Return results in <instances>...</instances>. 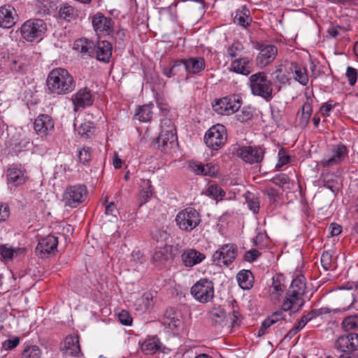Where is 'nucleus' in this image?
Masks as SVG:
<instances>
[{
  "label": "nucleus",
  "mask_w": 358,
  "mask_h": 358,
  "mask_svg": "<svg viewBox=\"0 0 358 358\" xmlns=\"http://www.w3.org/2000/svg\"><path fill=\"white\" fill-rule=\"evenodd\" d=\"M46 85L48 93L57 95L67 94L76 87L73 76L63 68H55L49 72Z\"/></svg>",
  "instance_id": "f257e3e1"
},
{
  "label": "nucleus",
  "mask_w": 358,
  "mask_h": 358,
  "mask_svg": "<svg viewBox=\"0 0 358 358\" xmlns=\"http://www.w3.org/2000/svg\"><path fill=\"white\" fill-rule=\"evenodd\" d=\"M272 85V81L268 78L266 73L264 71L252 74L249 77V86L252 94L260 96L267 101L273 97Z\"/></svg>",
  "instance_id": "f03ea898"
},
{
  "label": "nucleus",
  "mask_w": 358,
  "mask_h": 358,
  "mask_svg": "<svg viewBox=\"0 0 358 358\" xmlns=\"http://www.w3.org/2000/svg\"><path fill=\"white\" fill-rule=\"evenodd\" d=\"M175 220L180 230L190 232L199 226L201 218L200 213L196 209L189 207L180 210Z\"/></svg>",
  "instance_id": "7ed1b4c3"
},
{
  "label": "nucleus",
  "mask_w": 358,
  "mask_h": 358,
  "mask_svg": "<svg viewBox=\"0 0 358 358\" xmlns=\"http://www.w3.org/2000/svg\"><path fill=\"white\" fill-rule=\"evenodd\" d=\"M242 104V99L238 95H231L217 99L212 103L215 112L222 115H230L238 112Z\"/></svg>",
  "instance_id": "20e7f679"
},
{
  "label": "nucleus",
  "mask_w": 358,
  "mask_h": 358,
  "mask_svg": "<svg viewBox=\"0 0 358 358\" xmlns=\"http://www.w3.org/2000/svg\"><path fill=\"white\" fill-rule=\"evenodd\" d=\"M227 133L226 127L220 124L212 126L206 133L204 141L212 150H218L226 143Z\"/></svg>",
  "instance_id": "39448f33"
},
{
  "label": "nucleus",
  "mask_w": 358,
  "mask_h": 358,
  "mask_svg": "<svg viewBox=\"0 0 358 358\" xmlns=\"http://www.w3.org/2000/svg\"><path fill=\"white\" fill-rule=\"evenodd\" d=\"M87 195V189L84 185H71L63 194V202L66 206L76 208L82 203Z\"/></svg>",
  "instance_id": "423d86ee"
},
{
  "label": "nucleus",
  "mask_w": 358,
  "mask_h": 358,
  "mask_svg": "<svg viewBox=\"0 0 358 358\" xmlns=\"http://www.w3.org/2000/svg\"><path fill=\"white\" fill-rule=\"evenodd\" d=\"M45 30V23L39 19L27 20L20 28L22 36L27 41L41 38Z\"/></svg>",
  "instance_id": "0eeeda50"
},
{
  "label": "nucleus",
  "mask_w": 358,
  "mask_h": 358,
  "mask_svg": "<svg viewBox=\"0 0 358 358\" xmlns=\"http://www.w3.org/2000/svg\"><path fill=\"white\" fill-rule=\"evenodd\" d=\"M191 294L198 301L207 303L214 296L213 283L207 279H201L192 287Z\"/></svg>",
  "instance_id": "6e6552de"
},
{
  "label": "nucleus",
  "mask_w": 358,
  "mask_h": 358,
  "mask_svg": "<svg viewBox=\"0 0 358 358\" xmlns=\"http://www.w3.org/2000/svg\"><path fill=\"white\" fill-rule=\"evenodd\" d=\"M348 150L343 144L334 145L331 149V155H325L320 161L324 168H330L340 165L348 157Z\"/></svg>",
  "instance_id": "1a4fd4ad"
},
{
  "label": "nucleus",
  "mask_w": 358,
  "mask_h": 358,
  "mask_svg": "<svg viewBox=\"0 0 358 358\" xmlns=\"http://www.w3.org/2000/svg\"><path fill=\"white\" fill-rule=\"evenodd\" d=\"M265 149L259 145L242 146L237 150V155L248 164L261 163L264 157Z\"/></svg>",
  "instance_id": "9d476101"
},
{
  "label": "nucleus",
  "mask_w": 358,
  "mask_h": 358,
  "mask_svg": "<svg viewBox=\"0 0 358 358\" xmlns=\"http://www.w3.org/2000/svg\"><path fill=\"white\" fill-rule=\"evenodd\" d=\"M237 248L235 245L226 244L215 251L212 257L213 264L228 266L236 258Z\"/></svg>",
  "instance_id": "9b49d317"
},
{
  "label": "nucleus",
  "mask_w": 358,
  "mask_h": 358,
  "mask_svg": "<svg viewBox=\"0 0 358 358\" xmlns=\"http://www.w3.org/2000/svg\"><path fill=\"white\" fill-rule=\"evenodd\" d=\"M334 346L343 353L353 354L358 350V334L348 333L340 336L336 340Z\"/></svg>",
  "instance_id": "f8f14e48"
},
{
  "label": "nucleus",
  "mask_w": 358,
  "mask_h": 358,
  "mask_svg": "<svg viewBox=\"0 0 358 358\" xmlns=\"http://www.w3.org/2000/svg\"><path fill=\"white\" fill-rule=\"evenodd\" d=\"M92 23L94 31L99 34L110 36L113 34V20L101 13H97L92 17Z\"/></svg>",
  "instance_id": "ddd939ff"
},
{
  "label": "nucleus",
  "mask_w": 358,
  "mask_h": 358,
  "mask_svg": "<svg viewBox=\"0 0 358 358\" xmlns=\"http://www.w3.org/2000/svg\"><path fill=\"white\" fill-rule=\"evenodd\" d=\"M57 237L52 235H48L38 241V245L36 248V253L38 256L43 258L52 253H55L57 250Z\"/></svg>",
  "instance_id": "4468645a"
},
{
  "label": "nucleus",
  "mask_w": 358,
  "mask_h": 358,
  "mask_svg": "<svg viewBox=\"0 0 358 358\" xmlns=\"http://www.w3.org/2000/svg\"><path fill=\"white\" fill-rule=\"evenodd\" d=\"M71 99L75 111H77L80 108L90 106L94 103V96L87 87L79 90L72 96Z\"/></svg>",
  "instance_id": "2eb2a0df"
},
{
  "label": "nucleus",
  "mask_w": 358,
  "mask_h": 358,
  "mask_svg": "<svg viewBox=\"0 0 358 358\" xmlns=\"http://www.w3.org/2000/svg\"><path fill=\"white\" fill-rule=\"evenodd\" d=\"M55 123L50 116L46 114H41L34 122V128L36 132L41 136H46L53 131Z\"/></svg>",
  "instance_id": "dca6fc26"
},
{
  "label": "nucleus",
  "mask_w": 358,
  "mask_h": 358,
  "mask_svg": "<svg viewBox=\"0 0 358 358\" xmlns=\"http://www.w3.org/2000/svg\"><path fill=\"white\" fill-rule=\"evenodd\" d=\"M277 53L278 49L274 45L264 47L257 57V64L261 67L267 66L275 59Z\"/></svg>",
  "instance_id": "f3484780"
},
{
  "label": "nucleus",
  "mask_w": 358,
  "mask_h": 358,
  "mask_svg": "<svg viewBox=\"0 0 358 358\" xmlns=\"http://www.w3.org/2000/svg\"><path fill=\"white\" fill-rule=\"evenodd\" d=\"M92 57H95L99 61L108 62L112 56V45L107 41H99L94 45Z\"/></svg>",
  "instance_id": "a211bd4d"
},
{
  "label": "nucleus",
  "mask_w": 358,
  "mask_h": 358,
  "mask_svg": "<svg viewBox=\"0 0 358 358\" xmlns=\"http://www.w3.org/2000/svg\"><path fill=\"white\" fill-rule=\"evenodd\" d=\"M231 69L236 73L248 76L252 70V59L248 57L236 59L231 64Z\"/></svg>",
  "instance_id": "6ab92c4d"
},
{
  "label": "nucleus",
  "mask_w": 358,
  "mask_h": 358,
  "mask_svg": "<svg viewBox=\"0 0 358 358\" xmlns=\"http://www.w3.org/2000/svg\"><path fill=\"white\" fill-rule=\"evenodd\" d=\"M287 73L294 74V80L301 85L306 86L308 83V76L306 67L299 65L296 62H290L286 69Z\"/></svg>",
  "instance_id": "aec40b11"
},
{
  "label": "nucleus",
  "mask_w": 358,
  "mask_h": 358,
  "mask_svg": "<svg viewBox=\"0 0 358 358\" xmlns=\"http://www.w3.org/2000/svg\"><path fill=\"white\" fill-rule=\"evenodd\" d=\"M206 256L204 254L194 249L185 250L182 255V262L185 266L192 267L201 263Z\"/></svg>",
  "instance_id": "412c9836"
},
{
  "label": "nucleus",
  "mask_w": 358,
  "mask_h": 358,
  "mask_svg": "<svg viewBox=\"0 0 358 358\" xmlns=\"http://www.w3.org/2000/svg\"><path fill=\"white\" fill-rule=\"evenodd\" d=\"M192 171L197 175L208 176L213 177L217 174L218 168L212 163L203 164L199 162H193L189 165Z\"/></svg>",
  "instance_id": "4be33fe9"
},
{
  "label": "nucleus",
  "mask_w": 358,
  "mask_h": 358,
  "mask_svg": "<svg viewBox=\"0 0 358 358\" xmlns=\"http://www.w3.org/2000/svg\"><path fill=\"white\" fill-rule=\"evenodd\" d=\"M177 140L176 133H162L156 139L155 144H157L158 148L164 152H166L171 149Z\"/></svg>",
  "instance_id": "5701e85b"
},
{
  "label": "nucleus",
  "mask_w": 358,
  "mask_h": 358,
  "mask_svg": "<svg viewBox=\"0 0 358 358\" xmlns=\"http://www.w3.org/2000/svg\"><path fill=\"white\" fill-rule=\"evenodd\" d=\"M62 351L66 355L78 356L80 353L78 336H68L65 338Z\"/></svg>",
  "instance_id": "b1692460"
},
{
  "label": "nucleus",
  "mask_w": 358,
  "mask_h": 358,
  "mask_svg": "<svg viewBox=\"0 0 358 358\" xmlns=\"http://www.w3.org/2000/svg\"><path fill=\"white\" fill-rule=\"evenodd\" d=\"M185 71L189 73L196 74L203 71L205 68V60L202 57H190L187 59H182Z\"/></svg>",
  "instance_id": "393cba45"
},
{
  "label": "nucleus",
  "mask_w": 358,
  "mask_h": 358,
  "mask_svg": "<svg viewBox=\"0 0 358 358\" xmlns=\"http://www.w3.org/2000/svg\"><path fill=\"white\" fill-rule=\"evenodd\" d=\"M303 303L304 301L302 297L289 290L287 292L285 299L282 302V308L284 311H288L298 306L296 309V311H298L303 306Z\"/></svg>",
  "instance_id": "a878e982"
},
{
  "label": "nucleus",
  "mask_w": 358,
  "mask_h": 358,
  "mask_svg": "<svg viewBox=\"0 0 358 358\" xmlns=\"http://www.w3.org/2000/svg\"><path fill=\"white\" fill-rule=\"evenodd\" d=\"M15 11L13 8L10 7L1 6L0 7V27L4 29H9L15 24Z\"/></svg>",
  "instance_id": "bb28decb"
},
{
  "label": "nucleus",
  "mask_w": 358,
  "mask_h": 358,
  "mask_svg": "<svg viewBox=\"0 0 358 358\" xmlns=\"http://www.w3.org/2000/svg\"><path fill=\"white\" fill-rule=\"evenodd\" d=\"M8 183H13L15 186L23 184L26 181L24 170L16 167H10L7 171Z\"/></svg>",
  "instance_id": "cd10ccee"
},
{
  "label": "nucleus",
  "mask_w": 358,
  "mask_h": 358,
  "mask_svg": "<svg viewBox=\"0 0 358 358\" xmlns=\"http://www.w3.org/2000/svg\"><path fill=\"white\" fill-rule=\"evenodd\" d=\"M285 285L281 282L280 277L273 278V282L270 287V298L274 303L280 301L284 292Z\"/></svg>",
  "instance_id": "c85d7f7f"
},
{
  "label": "nucleus",
  "mask_w": 358,
  "mask_h": 358,
  "mask_svg": "<svg viewBox=\"0 0 358 358\" xmlns=\"http://www.w3.org/2000/svg\"><path fill=\"white\" fill-rule=\"evenodd\" d=\"M237 281L243 289H250L253 286L254 276L249 270H242L237 274Z\"/></svg>",
  "instance_id": "c756f323"
},
{
  "label": "nucleus",
  "mask_w": 358,
  "mask_h": 358,
  "mask_svg": "<svg viewBox=\"0 0 358 358\" xmlns=\"http://www.w3.org/2000/svg\"><path fill=\"white\" fill-rule=\"evenodd\" d=\"M161 343L157 336L146 339L141 345V349L145 354L152 355L160 350Z\"/></svg>",
  "instance_id": "7c9ffc66"
},
{
  "label": "nucleus",
  "mask_w": 358,
  "mask_h": 358,
  "mask_svg": "<svg viewBox=\"0 0 358 358\" xmlns=\"http://www.w3.org/2000/svg\"><path fill=\"white\" fill-rule=\"evenodd\" d=\"M58 14L60 19L67 22H71L78 17V11L73 6L64 4L60 7Z\"/></svg>",
  "instance_id": "2f4dec72"
},
{
  "label": "nucleus",
  "mask_w": 358,
  "mask_h": 358,
  "mask_svg": "<svg viewBox=\"0 0 358 358\" xmlns=\"http://www.w3.org/2000/svg\"><path fill=\"white\" fill-rule=\"evenodd\" d=\"M153 103H149L140 106L135 114V117L141 122H150L152 117Z\"/></svg>",
  "instance_id": "473e14b6"
},
{
  "label": "nucleus",
  "mask_w": 358,
  "mask_h": 358,
  "mask_svg": "<svg viewBox=\"0 0 358 358\" xmlns=\"http://www.w3.org/2000/svg\"><path fill=\"white\" fill-rule=\"evenodd\" d=\"M291 292L302 297L305 294L306 282L303 275H298L293 279L289 289Z\"/></svg>",
  "instance_id": "72a5a7b5"
},
{
  "label": "nucleus",
  "mask_w": 358,
  "mask_h": 358,
  "mask_svg": "<svg viewBox=\"0 0 358 358\" xmlns=\"http://www.w3.org/2000/svg\"><path fill=\"white\" fill-rule=\"evenodd\" d=\"M334 177V173L326 172L321 174L320 179L324 187L329 189L333 193L336 194L338 191V183Z\"/></svg>",
  "instance_id": "f704fd0d"
},
{
  "label": "nucleus",
  "mask_w": 358,
  "mask_h": 358,
  "mask_svg": "<svg viewBox=\"0 0 358 358\" xmlns=\"http://www.w3.org/2000/svg\"><path fill=\"white\" fill-rule=\"evenodd\" d=\"M76 45L77 49L79 50L80 52L92 57L93 53L94 52V44L92 41L87 39L80 40L77 42Z\"/></svg>",
  "instance_id": "c9c22d12"
},
{
  "label": "nucleus",
  "mask_w": 358,
  "mask_h": 358,
  "mask_svg": "<svg viewBox=\"0 0 358 358\" xmlns=\"http://www.w3.org/2000/svg\"><path fill=\"white\" fill-rule=\"evenodd\" d=\"M342 328L347 332L358 329V315L346 317L342 322Z\"/></svg>",
  "instance_id": "e433bc0d"
},
{
  "label": "nucleus",
  "mask_w": 358,
  "mask_h": 358,
  "mask_svg": "<svg viewBox=\"0 0 358 358\" xmlns=\"http://www.w3.org/2000/svg\"><path fill=\"white\" fill-rule=\"evenodd\" d=\"M236 118L240 122H246L253 117L254 110L250 106H244L240 111L238 110Z\"/></svg>",
  "instance_id": "4c0bfd02"
},
{
  "label": "nucleus",
  "mask_w": 358,
  "mask_h": 358,
  "mask_svg": "<svg viewBox=\"0 0 358 358\" xmlns=\"http://www.w3.org/2000/svg\"><path fill=\"white\" fill-rule=\"evenodd\" d=\"M42 352L36 345H29L24 349L21 358H41Z\"/></svg>",
  "instance_id": "58836bf2"
},
{
  "label": "nucleus",
  "mask_w": 358,
  "mask_h": 358,
  "mask_svg": "<svg viewBox=\"0 0 358 358\" xmlns=\"http://www.w3.org/2000/svg\"><path fill=\"white\" fill-rule=\"evenodd\" d=\"M206 195L218 201L223 199L225 196V192L217 185H211L206 190Z\"/></svg>",
  "instance_id": "ea45409f"
},
{
  "label": "nucleus",
  "mask_w": 358,
  "mask_h": 358,
  "mask_svg": "<svg viewBox=\"0 0 358 358\" xmlns=\"http://www.w3.org/2000/svg\"><path fill=\"white\" fill-rule=\"evenodd\" d=\"M227 317L226 311L221 308H214L210 313V319L214 324H220Z\"/></svg>",
  "instance_id": "a19ab883"
},
{
  "label": "nucleus",
  "mask_w": 358,
  "mask_h": 358,
  "mask_svg": "<svg viewBox=\"0 0 358 358\" xmlns=\"http://www.w3.org/2000/svg\"><path fill=\"white\" fill-rule=\"evenodd\" d=\"M92 124H93L90 122L82 123L78 127V129H77L79 135H80L82 137H84L85 138H90L91 136L94 133V127Z\"/></svg>",
  "instance_id": "79ce46f5"
},
{
  "label": "nucleus",
  "mask_w": 358,
  "mask_h": 358,
  "mask_svg": "<svg viewBox=\"0 0 358 358\" xmlns=\"http://www.w3.org/2000/svg\"><path fill=\"white\" fill-rule=\"evenodd\" d=\"M182 59L176 61L170 68L164 67L162 72L166 76L171 78L178 74L182 70Z\"/></svg>",
  "instance_id": "37998d69"
},
{
  "label": "nucleus",
  "mask_w": 358,
  "mask_h": 358,
  "mask_svg": "<svg viewBox=\"0 0 358 358\" xmlns=\"http://www.w3.org/2000/svg\"><path fill=\"white\" fill-rule=\"evenodd\" d=\"M38 8L41 15H50L55 10V4L49 0H41L38 1Z\"/></svg>",
  "instance_id": "c03bdc74"
},
{
  "label": "nucleus",
  "mask_w": 358,
  "mask_h": 358,
  "mask_svg": "<svg viewBox=\"0 0 358 358\" xmlns=\"http://www.w3.org/2000/svg\"><path fill=\"white\" fill-rule=\"evenodd\" d=\"M24 251V249L23 248L13 249V248H8L5 245L0 246V254L5 259H11L15 253L17 254L19 252H23Z\"/></svg>",
  "instance_id": "a18cd8bd"
},
{
  "label": "nucleus",
  "mask_w": 358,
  "mask_h": 358,
  "mask_svg": "<svg viewBox=\"0 0 358 358\" xmlns=\"http://www.w3.org/2000/svg\"><path fill=\"white\" fill-rule=\"evenodd\" d=\"M141 308L143 311H146L154 306L153 296L152 294L145 293L143 295L141 299Z\"/></svg>",
  "instance_id": "49530a36"
},
{
  "label": "nucleus",
  "mask_w": 358,
  "mask_h": 358,
  "mask_svg": "<svg viewBox=\"0 0 358 358\" xmlns=\"http://www.w3.org/2000/svg\"><path fill=\"white\" fill-rule=\"evenodd\" d=\"M92 155H91V149L89 147H83L78 152V159L80 162L83 164H87L91 160Z\"/></svg>",
  "instance_id": "de8ad7c7"
},
{
  "label": "nucleus",
  "mask_w": 358,
  "mask_h": 358,
  "mask_svg": "<svg viewBox=\"0 0 358 358\" xmlns=\"http://www.w3.org/2000/svg\"><path fill=\"white\" fill-rule=\"evenodd\" d=\"M162 133H176L175 126L171 119L164 118L161 122Z\"/></svg>",
  "instance_id": "09e8293b"
},
{
  "label": "nucleus",
  "mask_w": 358,
  "mask_h": 358,
  "mask_svg": "<svg viewBox=\"0 0 358 358\" xmlns=\"http://www.w3.org/2000/svg\"><path fill=\"white\" fill-rule=\"evenodd\" d=\"M321 264L323 268L328 271L331 268L332 265V255L329 251H324L321 256Z\"/></svg>",
  "instance_id": "8fccbe9b"
},
{
  "label": "nucleus",
  "mask_w": 358,
  "mask_h": 358,
  "mask_svg": "<svg viewBox=\"0 0 358 358\" xmlns=\"http://www.w3.org/2000/svg\"><path fill=\"white\" fill-rule=\"evenodd\" d=\"M275 80L280 84L286 85L289 83V78L283 71L282 66H279L275 71Z\"/></svg>",
  "instance_id": "3c124183"
},
{
  "label": "nucleus",
  "mask_w": 358,
  "mask_h": 358,
  "mask_svg": "<svg viewBox=\"0 0 358 358\" xmlns=\"http://www.w3.org/2000/svg\"><path fill=\"white\" fill-rule=\"evenodd\" d=\"M347 309L348 308H345L331 309V308H329L327 307H322V308L316 309V310H317L318 317H320V316H322V315H328V314L335 315L336 313H344Z\"/></svg>",
  "instance_id": "603ef678"
},
{
  "label": "nucleus",
  "mask_w": 358,
  "mask_h": 358,
  "mask_svg": "<svg viewBox=\"0 0 358 358\" xmlns=\"http://www.w3.org/2000/svg\"><path fill=\"white\" fill-rule=\"evenodd\" d=\"M166 255L161 250L155 251L152 255L153 262L157 266H162L166 262Z\"/></svg>",
  "instance_id": "864d4df0"
},
{
  "label": "nucleus",
  "mask_w": 358,
  "mask_h": 358,
  "mask_svg": "<svg viewBox=\"0 0 358 358\" xmlns=\"http://www.w3.org/2000/svg\"><path fill=\"white\" fill-rule=\"evenodd\" d=\"M271 182L279 187H283L285 185L289 182V178L287 175L285 173H280L271 180Z\"/></svg>",
  "instance_id": "5fc2aeb1"
},
{
  "label": "nucleus",
  "mask_w": 358,
  "mask_h": 358,
  "mask_svg": "<svg viewBox=\"0 0 358 358\" xmlns=\"http://www.w3.org/2000/svg\"><path fill=\"white\" fill-rule=\"evenodd\" d=\"M266 320H267V322H268V324H270L271 325H273L280 321H285L283 316V312L282 310L273 313L271 315L267 317Z\"/></svg>",
  "instance_id": "6e6d98bb"
},
{
  "label": "nucleus",
  "mask_w": 358,
  "mask_h": 358,
  "mask_svg": "<svg viewBox=\"0 0 358 358\" xmlns=\"http://www.w3.org/2000/svg\"><path fill=\"white\" fill-rule=\"evenodd\" d=\"M155 192L152 190H146L140 189L139 196H138V202L139 206H142L144 203L148 202L152 196Z\"/></svg>",
  "instance_id": "4d7b16f0"
},
{
  "label": "nucleus",
  "mask_w": 358,
  "mask_h": 358,
  "mask_svg": "<svg viewBox=\"0 0 358 358\" xmlns=\"http://www.w3.org/2000/svg\"><path fill=\"white\" fill-rule=\"evenodd\" d=\"M152 238L158 243H164L169 238V234L165 230L156 229L152 232Z\"/></svg>",
  "instance_id": "13d9d810"
},
{
  "label": "nucleus",
  "mask_w": 358,
  "mask_h": 358,
  "mask_svg": "<svg viewBox=\"0 0 358 358\" xmlns=\"http://www.w3.org/2000/svg\"><path fill=\"white\" fill-rule=\"evenodd\" d=\"M118 318L120 323L125 326H129L132 324V317L127 310H122L118 314Z\"/></svg>",
  "instance_id": "bf43d9fd"
},
{
  "label": "nucleus",
  "mask_w": 358,
  "mask_h": 358,
  "mask_svg": "<svg viewBox=\"0 0 358 358\" xmlns=\"http://www.w3.org/2000/svg\"><path fill=\"white\" fill-rule=\"evenodd\" d=\"M346 76L348 79V83L351 86L355 85L357 79V70L351 66H348L346 71Z\"/></svg>",
  "instance_id": "052dcab7"
},
{
  "label": "nucleus",
  "mask_w": 358,
  "mask_h": 358,
  "mask_svg": "<svg viewBox=\"0 0 358 358\" xmlns=\"http://www.w3.org/2000/svg\"><path fill=\"white\" fill-rule=\"evenodd\" d=\"M20 343V339L18 337H15L13 339H8L5 341L2 346L6 350H10L14 349L15 347L18 345Z\"/></svg>",
  "instance_id": "680f3d73"
},
{
  "label": "nucleus",
  "mask_w": 358,
  "mask_h": 358,
  "mask_svg": "<svg viewBox=\"0 0 358 358\" xmlns=\"http://www.w3.org/2000/svg\"><path fill=\"white\" fill-rule=\"evenodd\" d=\"M261 253L257 250H250L247 251L244 255V259L248 262L255 261Z\"/></svg>",
  "instance_id": "e2e57ef3"
},
{
  "label": "nucleus",
  "mask_w": 358,
  "mask_h": 358,
  "mask_svg": "<svg viewBox=\"0 0 358 358\" xmlns=\"http://www.w3.org/2000/svg\"><path fill=\"white\" fill-rule=\"evenodd\" d=\"M246 201L250 210H251L254 213H257L259 210V202L258 199H247Z\"/></svg>",
  "instance_id": "0e129e2a"
},
{
  "label": "nucleus",
  "mask_w": 358,
  "mask_h": 358,
  "mask_svg": "<svg viewBox=\"0 0 358 358\" xmlns=\"http://www.w3.org/2000/svg\"><path fill=\"white\" fill-rule=\"evenodd\" d=\"M112 34L113 35L114 39L116 43H117L120 45H123L126 37V33L124 29H119L115 34L113 33Z\"/></svg>",
  "instance_id": "69168bd1"
},
{
  "label": "nucleus",
  "mask_w": 358,
  "mask_h": 358,
  "mask_svg": "<svg viewBox=\"0 0 358 358\" xmlns=\"http://www.w3.org/2000/svg\"><path fill=\"white\" fill-rule=\"evenodd\" d=\"M249 21H251V18L249 17L245 13V16L238 15V14L236 15L234 18V22H237L239 25L246 27L249 25Z\"/></svg>",
  "instance_id": "338daca9"
},
{
  "label": "nucleus",
  "mask_w": 358,
  "mask_h": 358,
  "mask_svg": "<svg viewBox=\"0 0 358 358\" xmlns=\"http://www.w3.org/2000/svg\"><path fill=\"white\" fill-rule=\"evenodd\" d=\"M241 45L239 43H234L227 49V55L231 57H235L237 52L241 50Z\"/></svg>",
  "instance_id": "774afa93"
}]
</instances>
